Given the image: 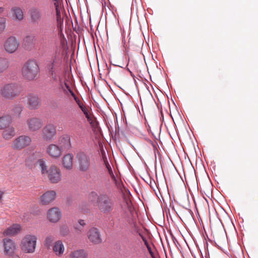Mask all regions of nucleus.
<instances>
[{
    "instance_id": "5701e85b",
    "label": "nucleus",
    "mask_w": 258,
    "mask_h": 258,
    "mask_svg": "<svg viewBox=\"0 0 258 258\" xmlns=\"http://www.w3.org/2000/svg\"><path fill=\"white\" fill-rule=\"evenodd\" d=\"M40 155L39 153H34L30 155L26 160V165L29 167H31L35 162L37 163Z\"/></svg>"
},
{
    "instance_id": "79ce46f5",
    "label": "nucleus",
    "mask_w": 258,
    "mask_h": 258,
    "mask_svg": "<svg viewBox=\"0 0 258 258\" xmlns=\"http://www.w3.org/2000/svg\"><path fill=\"white\" fill-rule=\"evenodd\" d=\"M149 185L152 188L154 189V186L156 185L155 181L154 180L150 179Z\"/></svg>"
},
{
    "instance_id": "a19ab883",
    "label": "nucleus",
    "mask_w": 258,
    "mask_h": 258,
    "mask_svg": "<svg viewBox=\"0 0 258 258\" xmlns=\"http://www.w3.org/2000/svg\"><path fill=\"white\" fill-rule=\"evenodd\" d=\"M74 100L78 105L79 107H80L81 105H83L84 104V103L80 100L78 97L75 98Z\"/></svg>"
},
{
    "instance_id": "6e6552de",
    "label": "nucleus",
    "mask_w": 258,
    "mask_h": 258,
    "mask_svg": "<svg viewBox=\"0 0 258 258\" xmlns=\"http://www.w3.org/2000/svg\"><path fill=\"white\" fill-rule=\"evenodd\" d=\"M56 126L52 123L46 124L42 129V138L45 141L53 140L56 137Z\"/></svg>"
},
{
    "instance_id": "9b49d317",
    "label": "nucleus",
    "mask_w": 258,
    "mask_h": 258,
    "mask_svg": "<svg viewBox=\"0 0 258 258\" xmlns=\"http://www.w3.org/2000/svg\"><path fill=\"white\" fill-rule=\"evenodd\" d=\"M31 142V139L27 136H20L16 138L12 144V147L14 150H21L29 146Z\"/></svg>"
},
{
    "instance_id": "5fc2aeb1",
    "label": "nucleus",
    "mask_w": 258,
    "mask_h": 258,
    "mask_svg": "<svg viewBox=\"0 0 258 258\" xmlns=\"http://www.w3.org/2000/svg\"><path fill=\"white\" fill-rule=\"evenodd\" d=\"M147 249L148 250V252H150V251H151L152 250L150 245L147 246Z\"/></svg>"
},
{
    "instance_id": "a211bd4d",
    "label": "nucleus",
    "mask_w": 258,
    "mask_h": 258,
    "mask_svg": "<svg viewBox=\"0 0 258 258\" xmlns=\"http://www.w3.org/2000/svg\"><path fill=\"white\" fill-rule=\"evenodd\" d=\"M56 192L54 190H48L40 197V202L42 205H46L53 201L56 197Z\"/></svg>"
},
{
    "instance_id": "a18cd8bd",
    "label": "nucleus",
    "mask_w": 258,
    "mask_h": 258,
    "mask_svg": "<svg viewBox=\"0 0 258 258\" xmlns=\"http://www.w3.org/2000/svg\"><path fill=\"white\" fill-rule=\"evenodd\" d=\"M9 256H10V258H20L18 255L15 254V252L13 255Z\"/></svg>"
},
{
    "instance_id": "ea45409f",
    "label": "nucleus",
    "mask_w": 258,
    "mask_h": 258,
    "mask_svg": "<svg viewBox=\"0 0 258 258\" xmlns=\"http://www.w3.org/2000/svg\"><path fill=\"white\" fill-rule=\"evenodd\" d=\"M84 114L89 111V110L85 104L81 105L79 107Z\"/></svg>"
},
{
    "instance_id": "b1692460",
    "label": "nucleus",
    "mask_w": 258,
    "mask_h": 258,
    "mask_svg": "<svg viewBox=\"0 0 258 258\" xmlns=\"http://www.w3.org/2000/svg\"><path fill=\"white\" fill-rule=\"evenodd\" d=\"M12 121V118L9 115L0 117V130L8 127Z\"/></svg>"
},
{
    "instance_id": "4c0bfd02",
    "label": "nucleus",
    "mask_w": 258,
    "mask_h": 258,
    "mask_svg": "<svg viewBox=\"0 0 258 258\" xmlns=\"http://www.w3.org/2000/svg\"><path fill=\"white\" fill-rule=\"evenodd\" d=\"M105 164L106 168L107 169V170L108 171L109 175L112 174V173H113V171L112 170V168H111L110 165H109V163L108 162V161H105Z\"/></svg>"
},
{
    "instance_id": "2eb2a0df",
    "label": "nucleus",
    "mask_w": 258,
    "mask_h": 258,
    "mask_svg": "<svg viewBox=\"0 0 258 258\" xmlns=\"http://www.w3.org/2000/svg\"><path fill=\"white\" fill-rule=\"evenodd\" d=\"M61 9H58L55 10L56 23L57 29L58 30L59 39H60L61 37H64V35L62 33L63 18H62L61 16Z\"/></svg>"
},
{
    "instance_id": "423d86ee",
    "label": "nucleus",
    "mask_w": 258,
    "mask_h": 258,
    "mask_svg": "<svg viewBox=\"0 0 258 258\" xmlns=\"http://www.w3.org/2000/svg\"><path fill=\"white\" fill-rule=\"evenodd\" d=\"M37 237L31 234L26 235L21 242V248L25 253H31L35 251Z\"/></svg>"
},
{
    "instance_id": "bb28decb",
    "label": "nucleus",
    "mask_w": 258,
    "mask_h": 258,
    "mask_svg": "<svg viewBox=\"0 0 258 258\" xmlns=\"http://www.w3.org/2000/svg\"><path fill=\"white\" fill-rule=\"evenodd\" d=\"M15 135V129L13 127H9L6 130L3 134V137L5 140H10Z\"/></svg>"
},
{
    "instance_id": "7c9ffc66",
    "label": "nucleus",
    "mask_w": 258,
    "mask_h": 258,
    "mask_svg": "<svg viewBox=\"0 0 258 258\" xmlns=\"http://www.w3.org/2000/svg\"><path fill=\"white\" fill-rule=\"evenodd\" d=\"M86 223L84 220H79L77 223L74 225V228L76 231L82 232L84 230Z\"/></svg>"
},
{
    "instance_id": "58836bf2",
    "label": "nucleus",
    "mask_w": 258,
    "mask_h": 258,
    "mask_svg": "<svg viewBox=\"0 0 258 258\" xmlns=\"http://www.w3.org/2000/svg\"><path fill=\"white\" fill-rule=\"evenodd\" d=\"M53 4H54V6L55 8V10H58V9L59 10L61 9V6H60V4L59 3V1H54Z\"/></svg>"
},
{
    "instance_id": "c03bdc74",
    "label": "nucleus",
    "mask_w": 258,
    "mask_h": 258,
    "mask_svg": "<svg viewBox=\"0 0 258 258\" xmlns=\"http://www.w3.org/2000/svg\"><path fill=\"white\" fill-rule=\"evenodd\" d=\"M143 241L145 245H146V247L150 245V244H149V243H148V241H147L146 238H145L144 239H143Z\"/></svg>"
},
{
    "instance_id": "09e8293b",
    "label": "nucleus",
    "mask_w": 258,
    "mask_h": 258,
    "mask_svg": "<svg viewBox=\"0 0 258 258\" xmlns=\"http://www.w3.org/2000/svg\"><path fill=\"white\" fill-rule=\"evenodd\" d=\"M149 253L150 255H151V256L152 257V258H155L154 252H153L152 250L150 252H149Z\"/></svg>"
},
{
    "instance_id": "3c124183",
    "label": "nucleus",
    "mask_w": 258,
    "mask_h": 258,
    "mask_svg": "<svg viewBox=\"0 0 258 258\" xmlns=\"http://www.w3.org/2000/svg\"><path fill=\"white\" fill-rule=\"evenodd\" d=\"M4 194V192L0 190V201L2 200L3 195Z\"/></svg>"
},
{
    "instance_id": "2f4dec72",
    "label": "nucleus",
    "mask_w": 258,
    "mask_h": 258,
    "mask_svg": "<svg viewBox=\"0 0 258 258\" xmlns=\"http://www.w3.org/2000/svg\"><path fill=\"white\" fill-rule=\"evenodd\" d=\"M54 240V238L53 236L51 235H49L47 236L45 238V239L44 240V245L45 246L48 248L49 249L52 246V242H53Z\"/></svg>"
},
{
    "instance_id": "4d7b16f0",
    "label": "nucleus",
    "mask_w": 258,
    "mask_h": 258,
    "mask_svg": "<svg viewBox=\"0 0 258 258\" xmlns=\"http://www.w3.org/2000/svg\"><path fill=\"white\" fill-rule=\"evenodd\" d=\"M78 126L80 128L83 129V127L82 125H81V124H78Z\"/></svg>"
},
{
    "instance_id": "f03ea898",
    "label": "nucleus",
    "mask_w": 258,
    "mask_h": 258,
    "mask_svg": "<svg viewBox=\"0 0 258 258\" xmlns=\"http://www.w3.org/2000/svg\"><path fill=\"white\" fill-rule=\"evenodd\" d=\"M92 197H97L96 206L99 211L104 214L111 213L114 208V201L112 197L106 194L98 195L95 191L91 193Z\"/></svg>"
},
{
    "instance_id": "c85d7f7f",
    "label": "nucleus",
    "mask_w": 258,
    "mask_h": 258,
    "mask_svg": "<svg viewBox=\"0 0 258 258\" xmlns=\"http://www.w3.org/2000/svg\"><path fill=\"white\" fill-rule=\"evenodd\" d=\"M37 163L40 168L41 173L42 175H45L48 171L47 166L46 164L45 160L44 159L38 160Z\"/></svg>"
},
{
    "instance_id": "4be33fe9",
    "label": "nucleus",
    "mask_w": 258,
    "mask_h": 258,
    "mask_svg": "<svg viewBox=\"0 0 258 258\" xmlns=\"http://www.w3.org/2000/svg\"><path fill=\"white\" fill-rule=\"evenodd\" d=\"M21 230V226L20 224H14L5 230L3 234L5 236H13L19 233Z\"/></svg>"
},
{
    "instance_id": "13d9d810",
    "label": "nucleus",
    "mask_w": 258,
    "mask_h": 258,
    "mask_svg": "<svg viewBox=\"0 0 258 258\" xmlns=\"http://www.w3.org/2000/svg\"><path fill=\"white\" fill-rule=\"evenodd\" d=\"M30 38V36H27V37H26V39H29V38Z\"/></svg>"
},
{
    "instance_id": "9d476101",
    "label": "nucleus",
    "mask_w": 258,
    "mask_h": 258,
    "mask_svg": "<svg viewBox=\"0 0 258 258\" xmlns=\"http://www.w3.org/2000/svg\"><path fill=\"white\" fill-rule=\"evenodd\" d=\"M19 45V40L14 36H10L5 40L3 46L5 51L11 54L17 50Z\"/></svg>"
},
{
    "instance_id": "1a4fd4ad",
    "label": "nucleus",
    "mask_w": 258,
    "mask_h": 258,
    "mask_svg": "<svg viewBox=\"0 0 258 258\" xmlns=\"http://www.w3.org/2000/svg\"><path fill=\"white\" fill-rule=\"evenodd\" d=\"M45 175L51 183H57L61 181L62 178L60 169L54 165H51L49 167Z\"/></svg>"
},
{
    "instance_id": "412c9836",
    "label": "nucleus",
    "mask_w": 258,
    "mask_h": 258,
    "mask_svg": "<svg viewBox=\"0 0 258 258\" xmlns=\"http://www.w3.org/2000/svg\"><path fill=\"white\" fill-rule=\"evenodd\" d=\"M74 155L72 153L65 155L62 158L63 166L67 169L71 170L73 168V162Z\"/></svg>"
},
{
    "instance_id": "f8f14e48",
    "label": "nucleus",
    "mask_w": 258,
    "mask_h": 258,
    "mask_svg": "<svg viewBox=\"0 0 258 258\" xmlns=\"http://www.w3.org/2000/svg\"><path fill=\"white\" fill-rule=\"evenodd\" d=\"M46 153L53 159H58L63 152L62 148L54 144H49L46 149Z\"/></svg>"
},
{
    "instance_id": "e433bc0d",
    "label": "nucleus",
    "mask_w": 258,
    "mask_h": 258,
    "mask_svg": "<svg viewBox=\"0 0 258 258\" xmlns=\"http://www.w3.org/2000/svg\"><path fill=\"white\" fill-rule=\"evenodd\" d=\"M87 120L90 123V124L92 125H93L94 124V119L93 114H91V115L89 116L88 118H87Z\"/></svg>"
},
{
    "instance_id": "49530a36",
    "label": "nucleus",
    "mask_w": 258,
    "mask_h": 258,
    "mask_svg": "<svg viewBox=\"0 0 258 258\" xmlns=\"http://www.w3.org/2000/svg\"><path fill=\"white\" fill-rule=\"evenodd\" d=\"M84 114V115L85 116V117L87 118H88V117L89 116L91 115L92 114H91V113H90L89 112V111L88 112H87L85 113V114Z\"/></svg>"
},
{
    "instance_id": "72a5a7b5",
    "label": "nucleus",
    "mask_w": 258,
    "mask_h": 258,
    "mask_svg": "<svg viewBox=\"0 0 258 258\" xmlns=\"http://www.w3.org/2000/svg\"><path fill=\"white\" fill-rule=\"evenodd\" d=\"M6 20L4 18H0V34L5 29Z\"/></svg>"
},
{
    "instance_id": "473e14b6",
    "label": "nucleus",
    "mask_w": 258,
    "mask_h": 258,
    "mask_svg": "<svg viewBox=\"0 0 258 258\" xmlns=\"http://www.w3.org/2000/svg\"><path fill=\"white\" fill-rule=\"evenodd\" d=\"M69 228L65 225L61 226L60 228V234L62 236H67L69 233Z\"/></svg>"
},
{
    "instance_id": "603ef678",
    "label": "nucleus",
    "mask_w": 258,
    "mask_h": 258,
    "mask_svg": "<svg viewBox=\"0 0 258 258\" xmlns=\"http://www.w3.org/2000/svg\"><path fill=\"white\" fill-rule=\"evenodd\" d=\"M153 148H154V152H155L156 151H157V152H158V149H157V147H156V145H155V144H153Z\"/></svg>"
},
{
    "instance_id": "a878e982",
    "label": "nucleus",
    "mask_w": 258,
    "mask_h": 258,
    "mask_svg": "<svg viewBox=\"0 0 258 258\" xmlns=\"http://www.w3.org/2000/svg\"><path fill=\"white\" fill-rule=\"evenodd\" d=\"M12 16L16 20H21L24 18V14L22 10L18 7H14L12 8Z\"/></svg>"
},
{
    "instance_id": "de8ad7c7",
    "label": "nucleus",
    "mask_w": 258,
    "mask_h": 258,
    "mask_svg": "<svg viewBox=\"0 0 258 258\" xmlns=\"http://www.w3.org/2000/svg\"><path fill=\"white\" fill-rule=\"evenodd\" d=\"M149 253L150 255H151V256L152 257V258H155L154 252H153L152 250L150 252H149Z\"/></svg>"
},
{
    "instance_id": "393cba45",
    "label": "nucleus",
    "mask_w": 258,
    "mask_h": 258,
    "mask_svg": "<svg viewBox=\"0 0 258 258\" xmlns=\"http://www.w3.org/2000/svg\"><path fill=\"white\" fill-rule=\"evenodd\" d=\"M53 251L57 255L60 256L64 251V246L61 241L58 240L55 242L53 247Z\"/></svg>"
},
{
    "instance_id": "f257e3e1",
    "label": "nucleus",
    "mask_w": 258,
    "mask_h": 258,
    "mask_svg": "<svg viewBox=\"0 0 258 258\" xmlns=\"http://www.w3.org/2000/svg\"><path fill=\"white\" fill-rule=\"evenodd\" d=\"M68 46L65 37H61L58 41L54 43L53 53L51 59L48 61L47 68L51 78L55 82H59L60 88L63 89V81L61 76L62 71V58L67 53Z\"/></svg>"
},
{
    "instance_id": "aec40b11",
    "label": "nucleus",
    "mask_w": 258,
    "mask_h": 258,
    "mask_svg": "<svg viewBox=\"0 0 258 258\" xmlns=\"http://www.w3.org/2000/svg\"><path fill=\"white\" fill-rule=\"evenodd\" d=\"M59 147L62 148V150H69L71 147V138L69 135L62 136L59 140Z\"/></svg>"
},
{
    "instance_id": "dca6fc26",
    "label": "nucleus",
    "mask_w": 258,
    "mask_h": 258,
    "mask_svg": "<svg viewBox=\"0 0 258 258\" xmlns=\"http://www.w3.org/2000/svg\"><path fill=\"white\" fill-rule=\"evenodd\" d=\"M27 122L29 129L31 131L38 130L41 127L43 124L42 120L36 117L28 119Z\"/></svg>"
},
{
    "instance_id": "20e7f679",
    "label": "nucleus",
    "mask_w": 258,
    "mask_h": 258,
    "mask_svg": "<svg viewBox=\"0 0 258 258\" xmlns=\"http://www.w3.org/2000/svg\"><path fill=\"white\" fill-rule=\"evenodd\" d=\"M21 91L20 86L13 83L4 85L1 89L0 93L5 98L12 99L18 96Z\"/></svg>"
},
{
    "instance_id": "ddd939ff",
    "label": "nucleus",
    "mask_w": 258,
    "mask_h": 258,
    "mask_svg": "<svg viewBox=\"0 0 258 258\" xmlns=\"http://www.w3.org/2000/svg\"><path fill=\"white\" fill-rule=\"evenodd\" d=\"M3 246L4 252L8 255H13L17 249V245L15 242L13 240L8 238L3 239Z\"/></svg>"
},
{
    "instance_id": "37998d69",
    "label": "nucleus",
    "mask_w": 258,
    "mask_h": 258,
    "mask_svg": "<svg viewBox=\"0 0 258 258\" xmlns=\"http://www.w3.org/2000/svg\"><path fill=\"white\" fill-rule=\"evenodd\" d=\"M131 211L130 209L129 208H128L127 211H125L123 215H122L121 216L123 218L125 219V220H126V216L127 215V213H131Z\"/></svg>"
},
{
    "instance_id": "4468645a",
    "label": "nucleus",
    "mask_w": 258,
    "mask_h": 258,
    "mask_svg": "<svg viewBox=\"0 0 258 258\" xmlns=\"http://www.w3.org/2000/svg\"><path fill=\"white\" fill-rule=\"evenodd\" d=\"M26 97L28 107L30 109H36L40 107L41 100L38 95L30 93Z\"/></svg>"
},
{
    "instance_id": "6ab92c4d",
    "label": "nucleus",
    "mask_w": 258,
    "mask_h": 258,
    "mask_svg": "<svg viewBox=\"0 0 258 258\" xmlns=\"http://www.w3.org/2000/svg\"><path fill=\"white\" fill-rule=\"evenodd\" d=\"M47 217L50 222H56L61 217V212L58 208H52L48 211Z\"/></svg>"
},
{
    "instance_id": "c9c22d12",
    "label": "nucleus",
    "mask_w": 258,
    "mask_h": 258,
    "mask_svg": "<svg viewBox=\"0 0 258 258\" xmlns=\"http://www.w3.org/2000/svg\"><path fill=\"white\" fill-rule=\"evenodd\" d=\"M22 107L21 105L16 106L14 109L13 111L16 115H20L22 111Z\"/></svg>"
},
{
    "instance_id": "c756f323",
    "label": "nucleus",
    "mask_w": 258,
    "mask_h": 258,
    "mask_svg": "<svg viewBox=\"0 0 258 258\" xmlns=\"http://www.w3.org/2000/svg\"><path fill=\"white\" fill-rule=\"evenodd\" d=\"M9 66V62L8 59L4 57H0V74L6 70Z\"/></svg>"
},
{
    "instance_id": "8fccbe9b",
    "label": "nucleus",
    "mask_w": 258,
    "mask_h": 258,
    "mask_svg": "<svg viewBox=\"0 0 258 258\" xmlns=\"http://www.w3.org/2000/svg\"><path fill=\"white\" fill-rule=\"evenodd\" d=\"M110 176L112 179H113V180H116V178L113 173H112V174L110 175Z\"/></svg>"
},
{
    "instance_id": "f704fd0d",
    "label": "nucleus",
    "mask_w": 258,
    "mask_h": 258,
    "mask_svg": "<svg viewBox=\"0 0 258 258\" xmlns=\"http://www.w3.org/2000/svg\"><path fill=\"white\" fill-rule=\"evenodd\" d=\"M63 84L65 86L66 88L68 89V91L70 92L71 96L73 97L74 99H75V98L77 97V96L75 95L73 90L71 89L69 85L66 82H63Z\"/></svg>"
},
{
    "instance_id": "cd10ccee",
    "label": "nucleus",
    "mask_w": 258,
    "mask_h": 258,
    "mask_svg": "<svg viewBox=\"0 0 258 258\" xmlns=\"http://www.w3.org/2000/svg\"><path fill=\"white\" fill-rule=\"evenodd\" d=\"M87 255L84 250H75L70 254V258H86Z\"/></svg>"
},
{
    "instance_id": "f3484780",
    "label": "nucleus",
    "mask_w": 258,
    "mask_h": 258,
    "mask_svg": "<svg viewBox=\"0 0 258 258\" xmlns=\"http://www.w3.org/2000/svg\"><path fill=\"white\" fill-rule=\"evenodd\" d=\"M88 237L89 240L94 243L98 244L101 242L100 233L96 228H92L89 230Z\"/></svg>"
},
{
    "instance_id": "6e6d98bb",
    "label": "nucleus",
    "mask_w": 258,
    "mask_h": 258,
    "mask_svg": "<svg viewBox=\"0 0 258 258\" xmlns=\"http://www.w3.org/2000/svg\"><path fill=\"white\" fill-rule=\"evenodd\" d=\"M4 11V8L3 7H0V13L3 12Z\"/></svg>"
},
{
    "instance_id": "7ed1b4c3",
    "label": "nucleus",
    "mask_w": 258,
    "mask_h": 258,
    "mask_svg": "<svg viewBox=\"0 0 258 258\" xmlns=\"http://www.w3.org/2000/svg\"><path fill=\"white\" fill-rule=\"evenodd\" d=\"M28 14L30 22L33 24H39L40 32L41 34H44L46 32V30L44 28L46 25V23L45 20L43 19L41 10L37 7H32L29 9Z\"/></svg>"
},
{
    "instance_id": "0eeeda50",
    "label": "nucleus",
    "mask_w": 258,
    "mask_h": 258,
    "mask_svg": "<svg viewBox=\"0 0 258 258\" xmlns=\"http://www.w3.org/2000/svg\"><path fill=\"white\" fill-rule=\"evenodd\" d=\"M80 171L86 172L91 165V158L89 155L84 152H80L76 156Z\"/></svg>"
},
{
    "instance_id": "864d4df0",
    "label": "nucleus",
    "mask_w": 258,
    "mask_h": 258,
    "mask_svg": "<svg viewBox=\"0 0 258 258\" xmlns=\"http://www.w3.org/2000/svg\"><path fill=\"white\" fill-rule=\"evenodd\" d=\"M140 236L141 237V238L142 239V240H143V239H145L146 238L142 233H139Z\"/></svg>"
},
{
    "instance_id": "39448f33",
    "label": "nucleus",
    "mask_w": 258,
    "mask_h": 258,
    "mask_svg": "<svg viewBox=\"0 0 258 258\" xmlns=\"http://www.w3.org/2000/svg\"><path fill=\"white\" fill-rule=\"evenodd\" d=\"M39 67L34 60L27 61L22 68V75L24 78L32 80L36 77L39 72Z\"/></svg>"
}]
</instances>
